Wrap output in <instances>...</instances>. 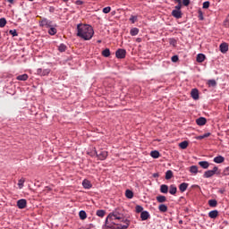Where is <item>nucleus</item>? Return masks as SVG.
<instances>
[{"label":"nucleus","instance_id":"nucleus-9","mask_svg":"<svg viewBox=\"0 0 229 229\" xmlns=\"http://www.w3.org/2000/svg\"><path fill=\"white\" fill-rule=\"evenodd\" d=\"M172 16L174 17V19H182V17L183 16V13H182V11L174 9L172 11Z\"/></svg>","mask_w":229,"mask_h":229},{"label":"nucleus","instance_id":"nucleus-55","mask_svg":"<svg viewBox=\"0 0 229 229\" xmlns=\"http://www.w3.org/2000/svg\"><path fill=\"white\" fill-rule=\"evenodd\" d=\"M199 20L203 21V14L202 13H200V15H199Z\"/></svg>","mask_w":229,"mask_h":229},{"label":"nucleus","instance_id":"nucleus-46","mask_svg":"<svg viewBox=\"0 0 229 229\" xmlns=\"http://www.w3.org/2000/svg\"><path fill=\"white\" fill-rule=\"evenodd\" d=\"M171 60H172V62H174V64H176V62H178V60H179V57H178V55H174V56H172Z\"/></svg>","mask_w":229,"mask_h":229},{"label":"nucleus","instance_id":"nucleus-44","mask_svg":"<svg viewBox=\"0 0 229 229\" xmlns=\"http://www.w3.org/2000/svg\"><path fill=\"white\" fill-rule=\"evenodd\" d=\"M209 7H210V2L206 1V2L203 3L202 8L207 9V8H209Z\"/></svg>","mask_w":229,"mask_h":229},{"label":"nucleus","instance_id":"nucleus-61","mask_svg":"<svg viewBox=\"0 0 229 229\" xmlns=\"http://www.w3.org/2000/svg\"><path fill=\"white\" fill-rule=\"evenodd\" d=\"M227 119H229V115L227 116Z\"/></svg>","mask_w":229,"mask_h":229},{"label":"nucleus","instance_id":"nucleus-39","mask_svg":"<svg viewBox=\"0 0 229 229\" xmlns=\"http://www.w3.org/2000/svg\"><path fill=\"white\" fill-rule=\"evenodd\" d=\"M24 182H25L24 178H21L19 180L18 182L19 189H22L24 187Z\"/></svg>","mask_w":229,"mask_h":229},{"label":"nucleus","instance_id":"nucleus-40","mask_svg":"<svg viewBox=\"0 0 229 229\" xmlns=\"http://www.w3.org/2000/svg\"><path fill=\"white\" fill-rule=\"evenodd\" d=\"M4 26H6V19L1 18L0 19V28H4Z\"/></svg>","mask_w":229,"mask_h":229},{"label":"nucleus","instance_id":"nucleus-31","mask_svg":"<svg viewBox=\"0 0 229 229\" xmlns=\"http://www.w3.org/2000/svg\"><path fill=\"white\" fill-rule=\"evenodd\" d=\"M130 33H131V37H135V36L139 35V28L131 29Z\"/></svg>","mask_w":229,"mask_h":229},{"label":"nucleus","instance_id":"nucleus-30","mask_svg":"<svg viewBox=\"0 0 229 229\" xmlns=\"http://www.w3.org/2000/svg\"><path fill=\"white\" fill-rule=\"evenodd\" d=\"M48 28H50V29L48 30V34H49V35L55 36V34L57 33L56 28H55V27H53V26L48 27Z\"/></svg>","mask_w":229,"mask_h":229},{"label":"nucleus","instance_id":"nucleus-8","mask_svg":"<svg viewBox=\"0 0 229 229\" xmlns=\"http://www.w3.org/2000/svg\"><path fill=\"white\" fill-rule=\"evenodd\" d=\"M28 205V201L26 199H21L17 201V207L20 209L26 208V206Z\"/></svg>","mask_w":229,"mask_h":229},{"label":"nucleus","instance_id":"nucleus-53","mask_svg":"<svg viewBox=\"0 0 229 229\" xmlns=\"http://www.w3.org/2000/svg\"><path fill=\"white\" fill-rule=\"evenodd\" d=\"M7 3H10L11 4H13L14 0H7Z\"/></svg>","mask_w":229,"mask_h":229},{"label":"nucleus","instance_id":"nucleus-17","mask_svg":"<svg viewBox=\"0 0 229 229\" xmlns=\"http://www.w3.org/2000/svg\"><path fill=\"white\" fill-rule=\"evenodd\" d=\"M199 165H200L202 169H208V167H210V163H208V161H200L199 162Z\"/></svg>","mask_w":229,"mask_h":229},{"label":"nucleus","instance_id":"nucleus-25","mask_svg":"<svg viewBox=\"0 0 229 229\" xmlns=\"http://www.w3.org/2000/svg\"><path fill=\"white\" fill-rule=\"evenodd\" d=\"M188 146H189V141L187 140H184L179 143V148H181V149H187Z\"/></svg>","mask_w":229,"mask_h":229},{"label":"nucleus","instance_id":"nucleus-12","mask_svg":"<svg viewBox=\"0 0 229 229\" xmlns=\"http://www.w3.org/2000/svg\"><path fill=\"white\" fill-rule=\"evenodd\" d=\"M82 187L83 189H92V182L87 179H84L82 181Z\"/></svg>","mask_w":229,"mask_h":229},{"label":"nucleus","instance_id":"nucleus-42","mask_svg":"<svg viewBox=\"0 0 229 229\" xmlns=\"http://www.w3.org/2000/svg\"><path fill=\"white\" fill-rule=\"evenodd\" d=\"M10 35H12L13 37H18L19 33H17L16 30H9Z\"/></svg>","mask_w":229,"mask_h":229},{"label":"nucleus","instance_id":"nucleus-13","mask_svg":"<svg viewBox=\"0 0 229 229\" xmlns=\"http://www.w3.org/2000/svg\"><path fill=\"white\" fill-rule=\"evenodd\" d=\"M219 49L225 55V53H228V45L226 43H222L219 46Z\"/></svg>","mask_w":229,"mask_h":229},{"label":"nucleus","instance_id":"nucleus-26","mask_svg":"<svg viewBox=\"0 0 229 229\" xmlns=\"http://www.w3.org/2000/svg\"><path fill=\"white\" fill-rule=\"evenodd\" d=\"M208 203L209 207H211L212 208H216V207H217L216 199H209Z\"/></svg>","mask_w":229,"mask_h":229},{"label":"nucleus","instance_id":"nucleus-19","mask_svg":"<svg viewBox=\"0 0 229 229\" xmlns=\"http://www.w3.org/2000/svg\"><path fill=\"white\" fill-rule=\"evenodd\" d=\"M160 192H162V194H167V192H169V186H167V184H162L160 186Z\"/></svg>","mask_w":229,"mask_h":229},{"label":"nucleus","instance_id":"nucleus-16","mask_svg":"<svg viewBox=\"0 0 229 229\" xmlns=\"http://www.w3.org/2000/svg\"><path fill=\"white\" fill-rule=\"evenodd\" d=\"M213 161L215 164H223V162H225V157L223 156H217L214 157Z\"/></svg>","mask_w":229,"mask_h":229},{"label":"nucleus","instance_id":"nucleus-21","mask_svg":"<svg viewBox=\"0 0 229 229\" xmlns=\"http://www.w3.org/2000/svg\"><path fill=\"white\" fill-rule=\"evenodd\" d=\"M178 191V188L174 186V184L170 185L169 194H172V196H174Z\"/></svg>","mask_w":229,"mask_h":229},{"label":"nucleus","instance_id":"nucleus-28","mask_svg":"<svg viewBox=\"0 0 229 229\" xmlns=\"http://www.w3.org/2000/svg\"><path fill=\"white\" fill-rule=\"evenodd\" d=\"M150 157H152V158H158L160 157V152H158V150H152L150 152Z\"/></svg>","mask_w":229,"mask_h":229},{"label":"nucleus","instance_id":"nucleus-11","mask_svg":"<svg viewBox=\"0 0 229 229\" xmlns=\"http://www.w3.org/2000/svg\"><path fill=\"white\" fill-rule=\"evenodd\" d=\"M198 126H205L207 124V118L199 117L196 120Z\"/></svg>","mask_w":229,"mask_h":229},{"label":"nucleus","instance_id":"nucleus-36","mask_svg":"<svg viewBox=\"0 0 229 229\" xmlns=\"http://www.w3.org/2000/svg\"><path fill=\"white\" fill-rule=\"evenodd\" d=\"M173 178V171L168 170L165 173V180H171Z\"/></svg>","mask_w":229,"mask_h":229},{"label":"nucleus","instance_id":"nucleus-22","mask_svg":"<svg viewBox=\"0 0 229 229\" xmlns=\"http://www.w3.org/2000/svg\"><path fill=\"white\" fill-rule=\"evenodd\" d=\"M58 51L60 53H65V51H67V46H65V44L64 43H61L59 46H58Z\"/></svg>","mask_w":229,"mask_h":229},{"label":"nucleus","instance_id":"nucleus-29","mask_svg":"<svg viewBox=\"0 0 229 229\" xmlns=\"http://www.w3.org/2000/svg\"><path fill=\"white\" fill-rule=\"evenodd\" d=\"M125 196L128 199H131L133 198V191L131 190H126Z\"/></svg>","mask_w":229,"mask_h":229},{"label":"nucleus","instance_id":"nucleus-54","mask_svg":"<svg viewBox=\"0 0 229 229\" xmlns=\"http://www.w3.org/2000/svg\"><path fill=\"white\" fill-rule=\"evenodd\" d=\"M136 42H142V39H141L140 38H138L136 39Z\"/></svg>","mask_w":229,"mask_h":229},{"label":"nucleus","instance_id":"nucleus-60","mask_svg":"<svg viewBox=\"0 0 229 229\" xmlns=\"http://www.w3.org/2000/svg\"><path fill=\"white\" fill-rule=\"evenodd\" d=\"M179 223H180V225H182V223H183V222L181 220Z\"/></svg>","mask_w":229,"mask_h":229},{"label":"nucleus","instance_id":"nucleus-35","mask_svg":"<svg viewBox=\"0 0 229 229\" xmlns=\"http://www.w3.org/2000/svg\"><path fill=\"white\" fill-rule=\"evenodd\" d=\"M102 55L105 56V58H108L110 56V49L106 48L102 51Z\"/></svg>","mask_w":229,"mask_h":229},{"label":"nucleus","instance_id":"nucleus-52","mask_svg":"<svg viewBox=\"0 0 229 229\" xmlns=\"http://www.w3.org/2000/svg\"><path fill=\"white\" fill-rule=\"evenodd\" d=\"M175 3H178V4H182V0H174Z\"/></svg>","mask_w":229,"mask_h":229},{"label":"nucleus","instance_id":"nucleus-33","mask_svg":"<svg viewBox=\"0 0 229 229\" xmlns=\"http://www.w3.org/2000/svg\"><path fill=\"white\" fill-rule=\"evenodd\" d=\"M105 214H106V211H105L104 209L97 210V216L98 217H105Z\"/></svg>","mask_w":229,"mask_h":229},{"label":"nucleus","instance_id":"nucleus-48","mask_svg":"<svg viewBox=\"0 0 229 229\" xmlns=\"http://www.w3.org/2000/svg\"><path fill=\"white\" fill-rule=\"evenodd\" d=\"M224 174H225V176H228V175H229V166H227V167L224 170Z\"/></svg>","mask_w":229,"mask_h":229},{"label":"nucleus","instance_id":"nucleus-4","mask_svg":"<svg viewBox=\"0 0 229 229\" xmlns=\"http://www.w3.org/2000/svg\"><path fill=\"white\" fill-rule=\"evenodd\" d=\"M95 154L98 160H106V157H108V152L106 150H101L99 153L95 150Z\"/></svg>","mask_w":229,"mask_h":229},{"label":"nucleus","instance_id":"nucleus-10","mask_svg":"<svg viewBox=\"0 0 229 229\" xmlns=\"http://www.w3.org/2000/svg\"><path fill=\"white\" fill-rule=\"evenodd\" d=\"M191 96L192 98V99H199V91H198V89H193L191 90Z\"/></svg>","mask_w":229,"mask_h":229},{"label":"nucleus","instance_id":"nucleus-3","mask_svg":"<svg viewBox=\"0 0 229 229\" xmlns=\"http://www.w3.org/2000/svg\"><path fill=\"white\" fill-rule=\"evenodd\" d=\"M217 171H219V168L217 166H214L212 170L206 171L203 176L204 178H212V176H214Z\"/></svg>","mask_w":229,"mask_h":229},{"label":"nucleus","instance_id":"nucleus-15","mask_svg":"<svg viewBox=\"0 0 229 229\" xmlns=\"http://www.w3.org/2000/svg\"><path fill=\"white\" fill-rule=\"evenodd\" d=\"M217 216H219V211H217L216 209L212 210L208 213V217H210L211 219H216Z\"/></svg>","mask_w":229,"mask_h":229},{"label":"nucleus","instance_id":"nucleus-37","mask_svg":"<svg viewBox=\"0 0 229 229\" xmlns=\"http://www.w3.org/2000/svg\"><path fill=\"white\" fill-rule=\"evenodd\" d=\"M158 210L159 212H167V207L165 206V204H161L158 207Z\"/></svg>","mask_w":229,"mask_h":229},{"label":"nucleus","instance_id":"nucleus-18","mask_svg":"<svg viewBox=\"0 0 229 229\" xmlns=\"http://www.w3.org/2000/svg\"><path fill=\"white\" fill-rule=\"evenodd\" d=\"M189 187V183L187 182H182L180 185H179V191L181 192H185V191H187V188Z\"/></svg>","mask_w":229,"mask_h":229},{"label":"nucleus","instance_id":"nucleus-41","mask_svg":"<svg viewBox=\"0 0 229 229\" xmlns=\"http://www.w3.org/2000/svg\"><path fill=\"white\" fill-rule=\"evenodd\" d=\"M143 210H144V208H142V206H140V205H137V206H136V212H137L138 214L142 213Z\"/></svg>","mask_w":229,"mask_h":229},{"label":"nucleus","instance_id":"nucleus-20","mask_svg":"<svg viewBox=\"0 0 229 229\" xmlns=\"http://www.w3.org/2000/svg\"><path fill=\"white\" fill-rule=\"evenodd\" d=\"M28 78H29L28 74L24 73L21 75H18L16 77V80H18V81H26L28 80Z\"/></svg>","mask_w":229,"mask_h":229},{"label":"nucleus","instance_id":"nucleus-62","mask_svg":"<svg viewBox=\"0 0 229 229\" xmlns=\"http://www.w3.org/2000/svg\"><path fill=\"white\" fill-rule=\"evenodd\" d=\"M29 1H33V0H29Z\"/></svg>","mask_w":229,"mask_h":229},{"label":"nucleus","instance_id":"nucleus-58","mask_svg":"<svg viewBox=\"0 0 229 229\" xmlns=\"http://www.w3.org/2000/svg\"><path fill=\"white\" fill-rule=\"evenodd\" d=\"M64 1V3H67V1H69V0H63Z\"/></svg>","mask_w":229,"mask_h":229},{"label":"nucleus","instance_id":"nucleus-47","mask_svg":"<svg viewBox=\"0 0 229 229\" xmlns=\"http://www.w3.org/2000/svg\"><path fill=\"white\" fill-rule=\"evenodd\" d=\"M183 6H189L191 4V0H182Z\"/></svg>","mask_w":229,"mask_h":229},{"label":"nucleus","instance_id":"nucleus-2","mask_svg":"<svg viewBox=\"0 0 229 229\" xmlns=\"http://www.w3.org/2000/svg\"><path fill=\"white\" fill-rule=\"evenodd\" d=\"M77 37L83 40H90L94 37V28L89 24L79 23L77 25Z\"/></svg>","mask_w":229,"mask_h":229},{"label":"nucleus","instance_id":"nucleus-27","mask_svg":"<svg viewBox=\"0 0 229 229\" xmlns=\"http://www.w3.org/2000/svg\"><path fill=\"white\" fill-rule=\"evenodd\" d=\"M79 217L80 219H81L82 221L87 219V212H85V210H81L79 212Z\"/></svg>","mask_w":229,"mask_h":229},{"label":"nucleus","instance_id":"nucleus-51","mask_svg":"<svg viewBox=\"0 0 229 229\" xmlns=\"http://www.w3.org/2000/svg\"><path fill=\"white\" fill-rule=\"evenodd\" d=\"M75 4H76L77 5H81V4H83V1H81V0H77V1L75 2Z\"/></svg>","mask_w":229,"mask_h":229},{"label":"nucleus","instance_id":"nucleus-59","mask_svg":"<svg viewBox=\"0 0 229 229\" xmlns=\"http://www.w3.org/2000/svg\"><path fill=\"white\" fill-rule=\"evenodd\" d=\"M98 44H101V40H98Z\"/></svg>","mask_w":229,"mask_h":229},{"label":"nucleus","instance_id":"nucleus-45","mask_svg":"<svg viewBox=\"0 0 229 229\" xmlns=\"http://www.w3.org/2000/svg\"><path fill=\"white\" fill-rule=\"evenodd\" d=\"M130 21L132 24H135V22H137V16L131 15Z\"/></svg>","mask_w":229,"mask_h":229},{"label":"nucleus","instance_id":"nucleus-5","mask_svg":"<svg viewBox=\"0 0 229 229\" xmlns=\"http://www.w3.org/2000/svg\"><path fill=\"white\" fill-rule=\"evenodd\" d=\"M39 26L42 28H44V26H46V28H51V26H53V21L47 20V18H44L39 21Z\"/></svg>","mask_w":229,"mask_h":229},{"label":"nucleus","instance_id":"nucleus-1","mask_svg":"<svg viewBox=\"0 0 229 229\" xmlns=\"http://www.w3.org/2000/svg\"><path fill=\"white\" fill-rule=\"evenodd\" d=\"M105 226L110 229H128L130 220L124 219L123 209L116 208L106 218Z\"/></svg>","mask_w":229,"mask_h":229},{"label":"nucleus","instance_id":"nucleus-49","mask_svg":"<svg viewBox=\"0 0 229 229\" xmlns=\"http://www.w3.org/2000/svg\"><path fill=\"white\" fill-rule=\"evenodd\" d=\"M174 10L182 11V4H178L177 5H175Z\"/></svg>","mask_w":229,"mask_h":229},{"label":"nucleus","instance_id":"nucleus-34","mask_svg":"<svg viewBox=\"0 0 229 229\" xmlns=\"http://www.w3.org/2000/svg\"><path fill=\"white\" fill-rule=\"evenodd\" d=\"M207 137H210V132L197 136L196 139L197 140H202V139H207Z\"/></svg>","mask_w":229,"mask_h":229},{"label":"nucleus","instance_id":"nucleus-50","mask_svg":"<svg viewBox=\"0 0 229 229\" xmlns=\"http://www.w3.org/2000/svg\"><path fill=\"white\" fill-rule=\"evenodd\" d=\"M55 7L54 6H49V8H48V12L50 13H55Z\"/></svg>","mask_w":229,"mask_h":229},{"label":"nucleus","instance_id":"nucleus-32","mask_svg":"<svg viewBox=\"0 0 229 229\" xmlns=\"http://www.w3.org/2000/svg\"><path fill=\"white\" fill-rule=\"evenodd\" d=\"M190 173L192 174H198V166L197 165H191L190 167Z\"/></svg>","mask_w":229,"mask_h":229},{"label":"nucleus","instance_id":"nucleus-24","mask_svg":"<svg viewBox=\"0 0 229 229\" xmlns=\"http://www.w3.org/2000/svg\"><path fill=\"white\" fill-rule=\"evenodd\" d=\"M157 201L158 203H165V201H167V198H165L164 195H159L157 197Z\"/></svg>","mask_w":229,"mask_h":229},{"label":"nucleus","instance_id":"nucleus-6","mask_svg":"<svg viewBox=\"0 0 229 229\" xmlns=\"http://www.w3.org/2000/svg\"><path fill=\"white\" fill-rule=\"evenodd\" d=\"M115 56L119 59L126 58V49L119 48L115 52Z\"/></svg>","mask_w":229,"mask_h":229},{"label":"nucleus","instance_id":"nucleus-7","mask_svg":"<svg viewBox=\"0 0 229 229\" xmlns=\"http://www.w3.org/2000/svg\"><path fill=\"white\" fill-rule=\"evenodd\" d=\"M49 72H51V69L49 68L47 69L38 68L37 70V74H38V76H48Z\"/></svg>","mask_w":229,"mask_h":229},{"label":"nucleus","instance_id":"nucleus-56","mask_svg":"<svg viewBox=\"0 0 229 229\" xmlns=\"http://www.w3.org/2000/svg\"><path fill=\"white\" fill-rule=\"evenodd\" d=\"M153 176H154V178H157V177H158V174H154Z\"/></svg>","mask_w":229,"mask_h":229},{"label":"nucleus","instance_id":"nucleus-43","mask_svg":"<svg viewBox=\"0 0 229 229\" xmlns=\"http://www.w3.org/2000/svg\"><path fill=\"white\" fill-rule=\"evenodd\" d=\"M111 10H112L111 6L105 7L103 9V13H110Z\"/></svg>","mask_w":229,"mask_h":229},{"label":"nucleus","instance_id":"nucleus-14","mask_svg":"<svg viewBox=\"0 0 229 229\" xmlns=\"http://www.w3.org/2000/svg\"><path fill=\"white\" fill-rule=\"evenodd\" d=\"M140 219H141V221H148V219H149V212H148V211L141 212Z\"/></svg>","mask_w":229,"mask_h":229},{"label":"nucleus","instance_id":"nucleus-23","mask_svg":"<svg viewBox=\"0 0 229 229\" xmlns=\"http://www.w3.org/2000/svg\"><path fill=\"white\" fill-rule=\"evenodd\" d=\"M205 58H206V56H205L204 54H198V55H197V62L199 64H202V62H205Z\"/></svg>","mask_w":229,"mask_h":229},{"label":"nucleus","instance_id":"nucleus-38","mask_svg":"<svg viewBox=\"0 0 229 229\" xmlns=\"http://www.w3.org/2000/svg\"><path fill=\"white\" fill-rule=\"evenodd\" d=\"M208 87H216V85H217V82L216 81V80H209L208 81Z\"/></svg>","mask_w":229,"mask_h":229},{"label":"nucleus","instance_id":"nucleus-57","mask_svg":"<svg viewBox=\"0 0 229 229\" xmlns=\"http://www.w3.org/2000/svg\"><path fill=\"white\" fill-rule=\"evenodd\" d=\"M174 42H176V41H175V40H174V41H171V42H170V44H174Z\"/></svg>","mask_w":229,"mask_h":229}]
</instances>
